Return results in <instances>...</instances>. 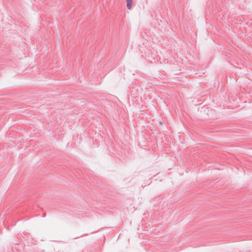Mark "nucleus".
Wrapping results in <instances>:
<instances>
[{"mask_svg": "<svg viewBox=\"0 0 252 252\" xmlns=\"http://www.w3.org/2000/svg\"><path fill=\"white\" fill-rule=\"evenodd\" d=\"M133 0H126V6L128 9L130 10L132 8Z\"/></svg>", "mask_w": 252, "mask_h": 252, "instance_id": "nucleus-1", "label": "nucleus"}]
</instances>
